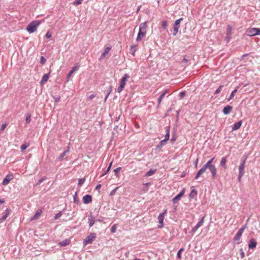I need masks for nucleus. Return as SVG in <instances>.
Returning a JSON list of instances; mask_svg holds the SVG:
<instances>
[{
	"mask_svg": "<svg viewBox=\"0 0 260 260\" xmlns=\"http://www.w3.org/2000/svg\"><path fill=\"white\" fill-rule=\"evenodd\" d=\"M41 20H35L31 22L27 26L26 30L29 33L32 34L35 32L38 28V27L41 23Z\"/></svg>",
	"mask_w": 260,
	"mask_h": 260,
	"instance_id": "nucleus-1",
	"label": "nucleus"
},
{
	"mask_svg": "<svg viewBox=\"0 0 260 260\" xmlns=\"http://www.w3.org/2000/svg\"><path fill=\"white\" fill-rule=\"evenodd\" d=\"M129 78V76L127 74H124L123 77L122 78V79L120 80V85L117 88V92L118 93L121 92L123 90L124 87L126 84V82Z\"/></svg>",
	"mask_w": 260,
	"mask_h": 260,
	"instance_id": "nucleus-2",
	"label": "nucleus"
},
{
	"mask_svg": "<svg viewBox=\"0 0 260 260\" xmlns=\"http://www.w3.org/2000/svg\"><path fill=\"white\" fill-rule=\"evenodd\" d=\"M96 234L94 233H91L85 239H84L83 244L86 245L88 244L91 243L95 239Z\"/></svg>",
	"mask_w": 260,
	"mask_h": 260,
	"instance_id": "nucleus-3",
	"label": "nucleus"
},
{
	"mask_svg": "<svg viewBox=\"0 0 260 260\" xmlns=\"http://www.w3.org/2000/svg\"><path fill=\"white\" fill-rule=\"evenodd\" d=\"M206 167L207 169H208L211 172L212 179H215L217 176V169L215 166L214 165L211 166H208Z\"/></svg>",
	"mask_w": 260,
	"mask_h": 260,
	"instance_id": "nucleus-4",
	"label": "nucleus"
},
{
	"mask_svg": "<svg viewBox=\"0 0 260 260\" xmlns=\"http://www.w3.org/2000/svg\"><path fill=\"white\" fill-rule=\"evenodd\" d=\"M167 209H166L164 211V212L160 214L158 217V222L159 224L158 225L159 228H162V226L164 225L163 221L164 219V216H165V214H166L167 213Z\"/></svg>",
	"mask_w": 260,
	"mask_h": 260,
	"instance_id": "nucleus-5",
	"label": "nucleus"
},
{
	"mask_svg": "<svg viewBox=\"0 0 260 260\" xmlns=\"http://www.w3.org/2000/svg\"><path fill=\"white\" fill-rule=\"evenodd\" d=\"M14 178V176L12 174H9L7 175L4 178L2 184L3 185H8L10 182Z\"/></svg>",
	"mask_w": 260,
	"mask_h": 260,
	"instance_id": "nucleus-6",
	"label": "nucleus"
},
{
	"mask_svg": "<svg viewBox=\"0 0 260 260\" xmlns=\"http://www.w3.org/2000/svg\"><path fill=\"white\" fill-rule=\"evenodd\" d=\"M258 28H250L247 30L246 34L249 36H254L257 35Z\"/></svg>",
	"mask_w": 260,
	"mask_h": 260,
	"instance_id": "nucleus-7",
	"label": "nucleus"
},
{
	"mask_svg": "<svg viewBox=\"0 0 260 260\" xmlns=\"http://www.w3.org/2000/svg\"><path fill=\"white\" fill-rule=\"evenodd\" d=\"M207 170V167L206 165H204L203 166V167L199 171V172H198V173L197 174L196 177H195V179L197 180L199 179V178Z\"/></svg>",
	"mask_w": 260,
	"mask_h": 260,
	"instance_id": "nucleus-8",
	"label": "nucleus"
},
{
	"mask_svg": "<svg viewBox=\"0 0 260 260\" xmlns=\"http://www.w3.org/2000/svg\"><path fill=\"white\" fill-rule=\"evenodd\" d=\"M79 68V64L78 63L76 64L72 69V70L70 71L69 73L67 76L68 81L69 80V78L71 76V75L74 73V72L77 71Z\"/></svg>",
	"mask_w": 260,
	"mask_h": 260,
	"instance_id": "nucleus-9",
	"label": "nucleus"
},
{
	"mask_svg": "<svg viewBox=\"0 0 260 260\" xmlns=\"http://www.w3.org/2000/svg\"><path fill=\"white\" fill-rule=\"evenodd\" d=\"M245 164V159H243L242 161V162L241 163V164L239 167V174H241V175H244Z\"/></svg>",
	"mask_w": 260,
	"mask_h": 260,
	"instance_id": "nucleus-10",
	"label": "nucleus"
},
{
	"mask_svg": "<svg viewBox=\"0 0 260 260\" xmlns=\"http://www.w3.org/2000/svg\"><path fill=\"white\" fill-rule=\"evenodd\" d=\"M204 217H203L201 220L197 223V224L192 229V232H195L200 226H201L204 222Z\"/></svg>",
	"mask_w": 260,
	"mask_h": 260,
	"instance_id": "nucleus-11",
	"label": "nucleus"
},
{
	"mask_svg": "<svg viewBox=\"0 0 260 260\" xmlns=\"http://www.w3.org/2000/svg\"><path fill=\"white\" fill-rule=\"evenodd\" d=\"M242 124V122L241 120L235 122L232 126V131L233 132L239 129L241 126Z\"/></svg>",
	"mask_w": 260,
	"mask_h": 260,
	"instance_id": "nucleus-12",
	"label": "nucleus"
},
{
	"mask_svg": "<svg viewBox=\"0 0 260 260\" xmlns=\"http://www.w3.org/2000/svg\"><path fill=\"white\" fill-rule=\"evenodd\" d=\"M92 201V197L90 195L86 194L83 198V202L84 204H87L90 203Z\"/></svg>",
	"mask_w": 260,
	"mask_h": 260,
	"instance_id": "nucleus-13",
	"label": "nucleus"
},
{
	"mask_svg": "<svg viewBox=\"0 0 260 260\" xmlns=\"http://www.w3.org/2000/svg\"><path fill=\"white\" fill-rule=\"evenodd\" d=\"M10 212H11V209H7L6 210V213H5V214L4 215H3L1 218H0V223H2L3 222H4L6 219V218L8 217V216H9V215L10 214Z\"/></svg>",
	"mask_w": 260,
	"mask_h": 260,
	"instance_id": "nucleus-14",
	"label": "nucleus"
},
{
	"mask_svg": "<svg viewBox=\"0 0 260 260\" xmlns=\"http://www.w3.org/2000/svg\"><path fill=\"white\" fill-rule=\"evenodd\" d=\"M147 27L146 22L141 23L139 26V31L146 33Z\"/></svg>",
	"mask_w": 260,
	"mask_h": 260,
	"instance_id": "nucleus-15",
	"label": "nucleus"
},
{
	"mask_svg": "<svg viewBox=\"0 0 260 260\" xmlns=\"http://www.w3.org/2000/svg\"><path fill=\"white\" fill-rule=\"evenodd\" d=\"M257 245V242L254 239H251L249 241V243L248 244L249 248L253 249L256 247Z\"/></svg>",
	"mask_w": 260,
	"mask_h": 260,
	"instance_id": "nucleus-16",
	"label": "nucleus"
},
{
	"mask_svg": "<svg viewBox=\"0 0 260 260\" xmlns=\"http://www.w3.org/2000/svg\"><path fill=\"white\" fill-rule=\"evenodd\" d=\"M110 49H111L110 47H107L105 49L104 52L101 55L100 59L101 60V59H104L106 57V56L109 53Z\"/></svg>",
	"mask_w": 260,
	"mask_h": 260,
	"instance_id": "nucleus-17",
	"label": "nucleus"
},
{
	"mask_svg": "<svg viewBox=\"0 0 260 260\" xmlns=\"http://www.w3.org/2000/svg\"><path fill=\"white\" fill-rule=\"evenodd\" d=\"M146 33L140 32L139 31L136 40L138 42H140L142 40V39L145 36Z\"/></svg>",
	"mask_w": 260,
	"mask_h": 260,
	"instance_id": "nucleus-18",
	"label": "nucleus"
},
{
	"mask_svg": "<svg viewBox=\"0 0 260 260\" xmlns=\"http://www.w3.org/2000/svg\"><path fill=\"white\" fill-rule=\"evenodd\" d=\"M232 109V107H231L230 106H227L223 108V113L225 115H228L230 113V112H231Z\"/></svg>",
	"mask_w": 260,
	"mask_h": 260,
	"instance_id": "nucleus-19",
	"label": "nucleus"
},
{
	"mask_svg": "<svg viewBox=\"0 0 260 260\" xmlns=\"http://www.w3.org/2000/svg\"><path fill=\"white\" fill-rule=\"evenodd\" d=\"M70 243V240L69 239H65L58 243V245L61 246H65L69 245Z\"/></svg>",
	"mask_w": 260,
	"mask_h": 260,
	"instance_id": "nucleus-20",
	"label": "nucleus"
},
{
	"mask_svg": "<svg viewBox=\"0 0 260 260\" xmlns=\"http://www.w3.org/2000/svg\"><path fill=\"white\" fill-rule=\"evenodd\" d=\"M226 158L225 157H223L221 158V161H220V165L221 167H222L223 168H224L225 169H226Z\"/></svg>",
	"mask_w": 260,
	"mask_h": 260,
	"instance_id": "nucleus-21",
	"label": "nucleus"
},
{
	"mask_svg": "<svg viewBox=\"0 0 260 260\" xmlns=\"http://www.w3.org/2000/svg\"><path fill=\"white\" fill-rule=\"evenodd\" d=\"M42 212V211L41 209L38 210L35 215L31 218V220L38 219L40 215L41 214Z\"/></svg>",
	"mask_w": 260,
	"mask_h": 260,
	"instance_id": "nucleus-22",
	"label": "nucleus"
},
{
	"mask_svg": "<svg viewBox=\"0 0 260 260\" xmlns=\"http://www.w3.org/2000/svg\"><path fill=\"white\" fill-rule=\"evenodd\" d=\"M88 220L89 226H92L94 223H95L94 218L92 216H89Z\"/></svg>",
	"mask_w": 260,
	"mask_h": 260,
	"instance_id": "nucleus-23",
	"label": "nucleus"
},
{
	"mask_svg": "<svg viewBox=\"0 0 260 260\" xmlns=\"http://www.w3.org/2000/svg\"><path fill=\"white\" fill-rule=\"evenodd\" d=\"M166 132V134L165 135V138L164 139V140L167 142L169 140V138H170V127H168L167 128Z\"/></svg>",
	"mask_w": 260,
	"mask_h": 260,
	"instance_id": "nucleus-24",
	"label": "nucleus"
},
{
	"mask_svg": "<svg viewBox=\"0 0 260 260\" xmlns=\"http://www.w3.org/2000/svg\"><path fill=\"white\" fill-rule=\"evenodd\" d=\"M49 75L48 74H44L42 78V80L41 81V84H43L45 82L47 81V80L49 79Z\"/></svg>",
	"mask_w": 260,
	"mask_h": 260,
	"instance_id": "nucleus-25",
	"label": "nucleus"
},
{
	"mask_svg": "<svg viewBox=\"0 0 260 260\" xmlns=\"http://www.w3.org/2000/svg\"><path fill=\"white\" fill-rule=\"evenodd\" d=\"M137 49V45H133L131 47L130 51L131 52L133 56H135V52Z\"/></svg>",
	"mask_w": 260,
	"mask_h": 260,
	"instance_id": "nucleus-26",
	"label": "nucleus"
},
{
	"mask_svg": "<svg viewBox=\"0 0 260 260\" xmlns=\"http://www.w3.org/2000/svg\"><path fill=\"white\" fill-rule=\"evenodd\" d=\"M179 27L180 26L174 25L173 31V35L174 36H175L177 35V34L178 33Z\"/></svg>",
	"mask_w": 260,
	"mask_h": 260,
	"instance_id": "nucleus-27",
	"label": "nucleus"
},
{
	"mask_svg": "<svg viewBox=\"0 0 260 260\" xmlns=\"http://www.w3.org/2000/svg\"><path fill=\"white\" fill-rule=\"evenodd\" d=\"M167 92V90H166L159 97V98L158 99V104H160L162 99L164 98V97L165 96V95H166V93Z\"/></svg>",
	"mask_w": 260,
	"mask_h": 260,
	"instance_id": "nucleus-28",
	"label": "nucleus"
},
{
	"mask_svg": "<svg viewBox=\"0 0 260 260\" xmlns=\"http://www.w3.org/2000/svg\"><path fill=\"white\" fill-rule=\"evenodd\" d=\"M232 29V26L229 25L227 27V36H228V39H229L230 37L231 36Z\"/></svg>",
	"mask_w": 260,
	"mask_h": 260,
	"instance_id": "nucleus-29",
	"label": "nucleus"
},
{
	"mask_svg": "<svg viewBox=\"0 0 260 260\" xmlns=\"http://www.w3.org/2000/svg\"><path fill=\"white\" fill-rule=\"evenodd\" d=\"M166 141H165L164 140H161L157 145V148L160 149L166 144Z\"/></svg>",
	"mask_w": 260,
	"mask_h": 260,
	"instance_id": "nucleus-30",
	"label": "nucleus"
},
{
	"mask_svg": "<svg viewBox=\"0 0 260 260\" xmlns=\"http://www.w3.org/2000/svg\"><path fill=\"white\" fill-rule=\"evenodd\" d=\"M181 198V197L180 196V195L177 194L175 197H174L173 200V203L174 204L176 203L178 201H179Z\"/></svg>",
	"mask_w": 260,
	"mask_h": 260,
	"instance_id": "nucleus-31",
	"label": "nucleus"
},
{
	"mask_svg": "<svg viewBox=\"0 0 260 260\" xmlns=\"http://www.w3.org/2000/svg\"><path fill=\"white\" fill-rule=\"evenodd\" d=\"M242 236V234L240 233L237 232V233L236 234L235 237H234V240L235 241H239L241 237Z\"/></svg>",
	"mask_w": 260,
	"mask_h": 260,
	"instance_id": "nucleus-32",
	"label": "nucleus"
},
{
	"mask_svg": "<svg viewBox=\"0 0 260 260\" xmlns=\"http://www.w3.org/2000/svg\"><path fill=\"white\" fill-rule=\"evenodd\" d=\"M68 153V151H64L62 153H61L60 156L58 157V159L59 161H61L63 159L64 157Z\"/></svg>",
	"mask_w": 260,
	"mask_h": 260,
	"instance_id": "nucleus-33",
	"label": "nucleus"
},
{
	"mask_svg": "<svg viewBox=\"0 0 260 260\" xmlns=\"http://www.w3.org/2000/svg\"><path fill=\"white\" fill-rule=\"evenodd\" d=\"M156 171V170H152L150 169L146 174V176L149 177L150 176H151L153 175Z\"/></svg>",
	"mask_w": 260,
	"mask_h": 260,
	"instance_id": "nucleus-34",
	"label": "nucleus"
},
{
	"mask_svg": "<svg viewBox=\"0 0 260 260\" xmlns=\"http://www.w3.org/2000/svg\"><path fill=\"white\" fill-rule=\"evenodd\" d=\"M237 89H234L231 93L230 97L228 99V101H230L231 100H232V99H233V98L235 96V93L237 92Z\"/></svg>",
	"mask_w": 260,
	"mask_h": 260,
	"instance_id": "nucleus-35",
	"label": "nucleus"
},
{
	"mask_svg": "<svg viewBox=\"0 0 260 260\" xmlns=\"http://www.w3.org/2000/svg\"><path fill=\"white\" fill-rule=\"evenodd\" d=\"M215 158L214 157H212L211 158L210 160H209L206 163V164H205V165H206V166H211V165H214L213 164H212L213 162L214 161V160Z\"/></svg>",
	"mask_w": 260,
	"mask_h": 260,
	"instance_id": "nucleus-36",
	"label": "nucleus"
},
{
	"mask_svg": "<svg viewBox=\"0 0 260 260\" xmlns=\"http://www.w3.org/2000/svg\"><path fill=\"white\" fill-rule=\"evenodd\" d=\"M31 121V115L29 113H27L26 115V122L29 123Z\"/></svg>",
	"mask_w": 260,
	"mask_h": 260,
	"instance_id": "nucleus-37",
	"label": "nucleus"
},
{
	"mask_svg": "<svg viewBox=\"0 0 260 260\" xmlns=\"http://www.w3.org/2000/svg\"><path fill=\"white\" fill-rule=\"evenodd\" d=\"M112 161L110 163V164L109 165V166L107 168V170L106 171H105V172L102 175V176H104V175H105L107 173H108V172L111 169V166H112Z\"/></svg>",
	"mask_w": 260,
	"mask_h": 260,
	"instance_id": "nucleus-38",
	"label": "nucleus"
},
{
	"mask_svg": "<svg viewBox=\"0 0 260 260\" xmlns=\"http://www.w3.org/2000/svg\"><path fill=\"white\" fill-rule=\"evenodd\" d=\"M183 19L182 18H181L179 19H177L175 21V24L174 25H175V26H180V22Z\"/></svg>",
	"mask_w": 260,
	"mask_h": 260,
	"instance_id": "nucleus-39",
	"label": "nucleus"
},
{
	"mask_svg": "<svg viewBox=\"0 0 260 260\" xmlns=\"http://www.w3.org/2000/svg\"><path fill=\"white\" fill-rule=\"evenodd\" d=\"M246 224L244 225V226H243L242 227H241V228L238 231V233H240V234H241L242 235L244 231L245 230V229L246 228Z\"/></svg>",
	"mask_w": 260,
	"mask_h": 260,
	"instance_id": "nucleus-40",
	"label": "nucleus"
},
{
	"mask_svg": "<svg viewBox=\"0 0 260 260\" xmlns=\"http://www.w3.org/2000/svg\"><path fill=\"white\" fill-rule=\"evenodd\" d=\"M246 224L244 225V226H243L242 227H241V228L238 231V233H240V234H241L242 235L244 231L245 230V229L246 228Z\"/></svg>",
	"mask_w": 260,
	"mask_h": 260,
	"instance_id": "nucleus-41",
	"label": "nucleus"
},
{
	"mask_svg": "<svg viewBox=\"0 0 260 260\" xmlns=\"http://www.w3.org/2000/svg\"><path fill=\"white\" fill-rule=\"evenodd\" d=\"M246 224L244 225V226H243L242 227H241V228L238 231V233H240V234H241L242 235L244 231L245 230V229L246 228Z\"/></svg>",
	"mask_w": 260,
	"mask_h": 260,
	"instance_id": "nucleus-42",
	"label": "nucleus"
},
{
	"mask_svg": "<svg viewBox=\"0 0 260 260\" xmlns=\"http://www.w3.org/2000/svg\"><path fill=\"white\" fill-rule=\"evenodd\" d=\"M246 224L244 225V226H243L242 227H241V228L238 231V233H240V234H241L242 235L244 231L245 230V229L246 228Z\"/></svg>",
	"mask_w": 260,
	"mask_h": 260,
	"instance_id": "nucleus-43",
	"label": "nucleus"
},
{
	"mask_svg": "<svg viewBox=\"0 0 260 260\" xmlns=\"http://www.w3.org/2000/svg\"><path fill=\"white\" fill-rule=\"evenodd\" d=\"M246 224L244 225V226H243L242 227H241V228L238 231V233H240V234H241L242 235L244 231L245 230V229L246 228Z\"/></svg>",
	"mask_w": 260,
	"mask_h": 260,
	"instance_id": "nucleus-44",
	"label": "nucleus"
},
{
	"mask_svg": "<svg viewBox=\"0 0 260 260\" xmlns=\"http://www.w3.org/2000/svg\"><path fill=\"white\" fill-rule=\"evenodd\" d=\"M246 224L244 225V226H243L242 227H241V228L238 231V233H240V234H241L242 235L244 231L245 230V229L246 228Z\"/></svg>",
	"mask_w": 260,
	"mask_h": 260,
	"instance_id": "nucleus-45",
	"label": "nucleus"
},
{
	"mask_svg": "<svg viewBox=\"0 0 260 260\" xmlns=\"http://www.w3.org/2000/svg\"><path fill=\"white\" fill-rule=\"evenodd\" d=\"M85 178H80L78 180V185H82L85 182Z\"/></svg>",
	"mask_w": 260,
	"mask_h": 260,
	"instance_id": "nucleus-46",
	"label": "nucleus"
},
{
	"mask_svg": "<svg viewBox=\"0 0 260 260\" xmlns=\"http://www.w3.org/2000/svg\"><path fill=\"white\" fill-rule=\"evenodd\" d=\"M116 229H117L116 225V224L113 225L111 229V233H115L116 231Z\"/></svg>",
	"mask_w": 260,
	"mask_h": 260,
	"instance_id": "nucleus-47",
	"label": "nucleus"
},
{
	"mask_svg": "<svg viewBox=\"0 0 260 260\" xmlns=\"http://www.w3.org/2000/svg\"><path fill=\"white\" fill-rule=\"evenodd\" d=\"M82 1L83 0H76L73 3V4L74 6H78L82 3Z\"/></svg>",
	"mask_w": 260,
	"mask_h": 260,
	"instance_id": "nucleus-48",
	"label": "nucleus"
},
{
	"mask_svg": "<svg viewBox=\"0 0 260 260\" xmlns=\"http://www.w3.org/2000/svg\"><path fill=\"white\" fill-rule=\"evenodd\" d=\"M184 250V249L183 248H180L179 251H178V253H177V257L178 258H180L181 257V253L182 251H183Z\"/></svg>",
	"mask_w": 260,
	"mask_h": 260,
	"instance_id": "nucleus-49",
	"label": "nucleus"
},
{
	"mask_svg": "<svg viewBox=\"0 0 260 260\" xmlns=\"http://www.w3.org/2000/svg\"><path fill=\"white\" fill-rule=\"evenodd\" d=\"M28 147V145L24 144L21 146V149L22 151H24Z\"/></svg>",
	"mask_w": 260,
	"mask_h": 260,
	"instance_id": "nucleus-50",
	"label": "nucleus"
},
{
	"mask_svg": "<svg viewBox=\"0 0 260 260\" xmlns=\"http://www.w3.org/2000/svg\"><path fill=\"white\" fill-rule=\"evenodd\" d=\"M162 27L164 29H166L167 27V22L165 20L162 22Z\"/></svg>",
	"mask_w": 260,
	"mask_h": 260,
	"instance_id": "nucleus-51",
	"label": "nucleus"
},
{
	"mask_svg": "<svg viewBox=\"0 0 260 260\" xmlns=\"http://www.w3.org/2000/svg\"><path fill=\"white\" fill-rule=\"evenodd\" d=\"M61 216V212H60L58 213H57L55 216H54V219H58L60 216Z\"/></svg>",
	"mask_w": 260,
	"mask_h": 260,
	"instance_id": "nucleus-52",
	"label": "nucleus"
},
{
	"mask_svg": "<svg viewBox=\"0 0 260 260\" xmlns=\"http://www.w3.org/2000/svg\"><path fill=\"white\" fill-rule=\"evenodd\" d=\"M46 60L45 58V57L43 56H41V60H40L41 63L44 64L46 62Z\"/></svg>",
	"mask_w": 260,
	"mask_h": 260,
	"instance_id": "nucleus-53",
	"label": "nucleus"
},
{
	"mask_svg": "<svg viewBox=\"0 0 260 260\" xmlns=\"http://www.w3.org/2000/svg\"><path fill=\"white\" fill-rule=\"evenodd\" d=\"M222 87V86H219V87L215 91V93L218 94V93H220V92L221 90Z\"/></svg>",
	"mask_w": 260,
	"mask_h": 260,
	"instance_id": "nucleus-54",
	"label": "nucleus"
},
{
	"mask_svg": "<svg viewBox=\"0 0 260 260\" xmlns=\"http://www.w3.org/2000/svg\"><path fill=\"white\" fill-rule=\"evenodd\" d=\"M45 37H46V38L49 39L51 37V34L49 31H48L46 33Z\"/></svg>",
	"mask_w": 260,
	"mask_h": 260,
	"instance_id": "nucleus-55",
	"label": "nucleus"
},
{
	"mask_svg": "<svg viewBox=\"0 0 260 260\" xmlns=\"http://www.w3.org/2000/svg\"><path fill=\"white\" fill-rule=\"evenodd\" d=\"M6 126H7V124H3L2 125V126H1V129H0V131H1V132L3 131L5 129V128H6Z\"/></svg>",
	"mask_w": 260,
	"mask_h": 260,
	"instance_id": "nucleus-56",
	"label": "nucleus"
},
{
	"mask_svg": "<svg viewBox=\"0 0 260 260\" xmlns=\"http://www.w3.org/2000/svg\"><path fill=\"white\" fill-rule=\"evenodd\" d=\"M44 180H45L44 177H42L41 179H40L38 181V182L37 183V185H39V184H41Z\"/></svg>",
	"mask_w": 260,
	"mask_h": 260,
	"instance_id": "nucleus-57",
	"label": "nucleus"
},
{
	"mask_svg": "<svg viewBox=\"0 0 260 260\" xmlns=\"http://www.w3.org/2000/svg\"><path fill=\"white\" fill-rule=\"evenodd\" d=\"M54 99L55 102H58L60 100V97H59V96H56L55 97H54Z\"/></svg>",
	"mask_w": 260,
	"mask_h": 260,
	"instance_id": "nucleus-58",
	"label": "nucleus"
},
{
	"mask_svg": "<svg viewBox=\"0 0 260 260\" xmlns=\"http://www.w3.org/2000/svg\"><path fill=\"white\" fill-rule=\"evenodd\" d=\"M111 91H112V86H110L108 90L107 94H108V95H109V94L111 93Z\"/></svg>",
	"mask_w": 260,
	"mask_h": 260,
	"instance_id": "nucleus-59",
	"label": "nucleus"
},
{
	"mask_svg": "<svg viewBox=\"0 0 260 260\" xmlns=\"http://www.w3.org/2000/svg\"><path fill=\"white\" fill-rule=\"evenodd\" d=\"M121 167L117 168L116 169L114 170V172L115 173H118L121 170Z\"/></svg>",
	"mask_w": 260,
	"mask_h": 260,
	"instance_id": "nucleus-60",
	"label": "nucleus"
},
{
	"mask_svg": "<svg viewBox=\"0 0 260 260\" xmlns=\"http://www.w3.org/2000/svg\"><path fill=\"white\" fill-rule=\"evenodd\" d=\"M184 190L183 189L181 191H180L178 194L180 195V196L182 197L183 196V195L184 194Z\"/></svg>",
	"mask_w": 260,
	"mask_h": 260,
	"instance_id": "nucleus-61",
	"label": "nucleus"
},
{
	"mask_svg": "<svg viewBox=\"0 0 260 260\" xmlns=\"http://www.w3.org/2000/svg\"><path fill=\"white\" fill-rule=\"evenodd\" d=\"M185 95V92H181L180 93V96L181 98H183Z\"/></svg>",
	"mask_w": 260,
	"mask_h": 260,
	"instance_id": "nucleus-62",
	"label": "nucleus"
},
{
	"mask_svg": "<svg viewBox=\"0 0 260 260\" xmlns=\"http://www.w3.org/2000/svg\"><path fill=\"white\" fill-rule=\"evenodd\" d=\"M101 187V184H98V185H96V186L95 187V189L96 190H100Z\"/></svg>",
	"mask_w": 260,
	"mask_h": 260,
	"instance_id": "nucleus-63",
	"label": "nucleus"
},
{
	"mask_svg": "<svg viewBox=\"0 0 260 260\" xmlns=\"http://www.w3.org/2000/svg\"><path fill=\"white\" fill-rule=\"evenodd\" d=\"M95 96V94H91L89 96V99H92L93 98H94V97Z\"/></svg>",
	"mask_w": 260,
	"mask_h": 260,
	"instance_id": "nucleus-64",
	"label": "nucleus"
}]
</instances>
